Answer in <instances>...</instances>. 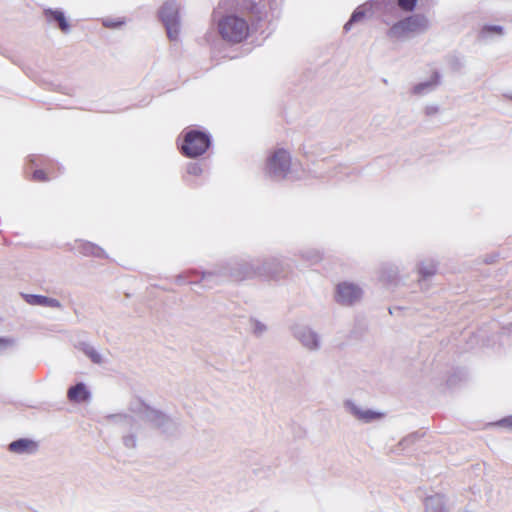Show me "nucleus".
Returning a JSON list of instances; mask_svg holds the SVG:
<instances>
[{
  "mask_svg": "<svg viewBox=\"0 0 512 512\" xmlns=\"http://www.w3.org/2000/svg\"><path fill=\"white\" fill-rule=\"evenodd\" d=\"M44 14L48 21L57 22L61 31L65 33L69 31V23L67 22L65 15L62 11L48 9L45 10Z\"/></svg>",
  "mask_w": 512,
  "mask_h": 512,
  "instance_id": "1a4fd4ad",
  "label": "nucleus"
},
{
  "mask_svg": "<svg viewBox=\"0 0 512 512\" xmlns=\"http://www.w3.org/2000/svg\"><path fill=\"white\" fill-rule=\"evenodd\" d=\"M178 12V5L174 1H166L159 12L170 39H176L179 33Z\"/></svg>",
  "mask_w": 512,
  "mask_h": 512,
  "instance_id": "20e7f679",
  "label": "nucleus"
},
{
  "mask_svg": "<svg viewBox=\"0 0 512 512\" xmlns=\"http://www.w3.org/2000/svg\"><path fill=\"white\" fill-rule=\"evenodd\" d=\"M492 29H493L494 31H496V32H501V28H500V27H493Z\"/></svg>",
  "mask_w": 512,
  "mask_h": 512,
  "instance_id": "6ab92c4d",
  "label": "nucleus"
},
{
  "mask_svg": "<svg viewBox=\"0 0 512 512\" xmlns=\"http://www.w3.org/2000/svg\"><path fill=\"white\" fill-rule=\"evenodd\" d=\"M221 38L229 44H239L245 41L250 35L248 22L237 15L223 16L217 24Z\"/></svg>",
  "mask_w": 512,
  "mask_h": 512,
  "instance_id": "f257e3e1",
  "label": "nucleus"
},
{
  "mask_svg": "<svg viewBox=\"0 0 512 512\" xmlns=\"http://www.w3.org/2000/svg\"><path fill=\"white\" fill-rule=\"evenodd\" d=\"M302 342L309 348H315L317 346L316 336L312 333L304 334L302 336Z\"/></svg>",
  "mask_w": 512,
  "mask_h": 512,
  "instance_id": "ddd939ff",
  "label": "nucleus"
},
{
  "mask_svg": "<svg viewBox=\"0 0 512 512\" xmlns=\"http://www.w3.org/2000/svg\"><path fill=\"white\" fill-rule=\"evenodd\" d=\"M67 397L72 402H84L89 398V392L83 383H78L69 388Z\"/></svg>",
  "mask_w": 512,
  "mask_h": 512,
  "instance_id": "0eeeda50",
  "label": "nucleus"
},
{
  "mask_svg": "<svg viewBox=\"0 0 512 512\" xmlns=\"http://www.w3.org/2000/svg\"><path fill=\"white\" fill-rule=\"evenodd\" d=\"M30 162H31L32 164H37V156H35V155H34V156H31V158H30Z\"/></svg>",
  "mask_w": 512,
  "mask_h": 512,
  "instance_id": "f3484780",
  "label": "nucleus"
},
{
  "mask_svg": "<svg viewBox=\"0 0 512 512\" xmlns=\"http://www.w3.org/2000/svg\"><path fill=\"white\" fill-rule=\"evenodd\" d=\"M32 180L37 182H44L48 180V176L43 170H35L32 175Z\"/></svg>",
  "mask_w": 512,
  "mask_h": 512,
  "instance_id": "4468645a",
  "label": "nucleus"
},
{
  "mask_svg": "<svg viewBox=\"0 0 512 512\" xmlns=\"http://www.w3.org/2000/svg\"><path fill=\"white\" fill-rule=\"evenodd\" d=\"M210 146L208 134L198 130H189L184 134L181 152L189 158H196L204 154Z\"/></svg>",
  "mask_w": 512,
  "mask_h": 512,
  "instance_id": "7ed1b4c3",
  "label": "nucleus"
},
{
  "mask_svg": "<svg viewBox=\"0 0 512 512\" xmlns=\"http://www.w3.org/2000/svg\"><path fill=\"white\" fill-rule=\"evenodd\" d=\"M365 16V11L361 8H357L352 14L350 20L345 24L344 29L348 31L354 23L362 21Z\"/></svg>",
  "mask_w": 512,
  "mask_h": 512,
  "instance_id": "9d476101",
  "label": "nucleus"
},
{
  "mask_svg": "<svg viewBox=\"0 0 512 512\" xmlns=\"http://www.w3.org/2000/svg\"><path fill=\"white\" fill-rule=\"evenodd\" d=\"M428 21L424 15L414 14L395 22L387 31V37L399 40L413 33L426 30Z\"/></svg>",
  "mask_w": 512,
  "mask_h": 512,
  "instance_id": "f03ea898",
  "label": "nucleus"
},
{
  "mask_svg": "<svg viewBox=\"0 0 512 512\" xmlns=\"http://www.w3.org/2000/svg\"><path fill=\"white\" fill-rule=\"evenodd\" d=\"M379 417H381V414H379V413H375V412H370V411H369V412H366V413L364 414V418H365V419H368V420H370V419H376V418H379Z\"/></svg>",
  "mask_w": 512,
  "mask_h": 512,
  "instance_id": "2eb2a0df",
  "label": "nucleus"
},
{
  "mask_svg": "<svg viewBox=\"0 0 512 512\" xmlns=\"http://www.w3.org/2000/svg\"><path fill=\"white\" fill-rule=\"evenodd\" d=\"M256 5H257V4L255 3V4H253V5H252V6H250V7H246V9H247L249 12L253 13V12L255 11V6H256Z\"/></svg>",
  "mask_w": 512,
  "mask_h": 512,
  "instance_id": "dca6fc26",
  "label": "nucleus"
},
{
  "mask_svg": "<svg viewBox=\"0 0 512 512\" xmlns=\"http://www.w3.org/2000/svg\"><path fill=\"white\" fill-rule=\"evenodd\" d=\"M361 296V289L353 283L342 282L336 287L335 298L342 305H352L360 300Z\"/></svg>",
  "mask_w": 512,
  "mask_h": 512,
  "instance_id": "423d86ee",
  "label": "nucleus"
},
{
  "mask_svg": "<svg viewBox=\"0 0 512 512\" xmlns=\"http://www.w3.org/2000/svg\"><path fill=\"white\" fill-rule=\"evenodd\" d=\"M397 6L404 12H412L416 6L418 0H393Z\"/></svg>",
  "mask_w": 512,
  "mask_h": 512,
  "instance_id": "9b49d317",
  "label": "nucleus"
},
{
  "mask_svg": "<svg viewBox=\"0 0 512 512\" xmlns=\"http://www.w3.org/2000/svg\"><path fill=\"white\" fill-rule=\"evenodd\" d=\"M291 158L285 149L276 150L268 159V170L273 175L285 177L290 170Z\"/></svg>",
  "mask_w": 512,
  "mask_h": 512,
  "instance_id": "39448f33",
  "label": "nucleus"
},
{
  "mask_svg": "<svg viewBox=\"0 0 512 512\" xmlns=\"http://www.w3.org/2000/svg\"><path fill=\"white\" fill-rule=\"evenodd\" d=\"M37 444L28 439H19L10 443L9 450L14 453H31L36 451Z\"/></svg>",
  "mask_w": 512,
  "mask_h": 512,
  "instance_id": "6e6552de",
  "label": "nucleus"
},
{
  "mask_svg": "<svg viewBox=\"0 0 512 512\" xmlns=\"http://www.w3.org/2000/svg\"><path fill=\"white\" fill-rule=\"evenodd\" d=\"M91 357L95 362L99 361V357L96 354L91 355Z\"/></svg>",
  "mask_w": 512,
  "mask_h": 512,
  "instance_id": "a211bd4d",
  "label": "nucleus"
},
{
  "mask_svg": "<svg viewBox=\"0 0 512 512\" xmlns=\"http://www.w3.org/2000/svg\"><path fill=\"white\" fill-rule=\"evenodd\" d=\"M32 298H33V301H31V303H33V304L48 305V306H53V307L60 306L59 302L55 299H49L44 296H32Z\"/></svg>",
  "mask_w": 512,
  "mask_h": 512,
  "instance_id": "f8f14e48",
  "label": "nucleus"
}]
</instances>
